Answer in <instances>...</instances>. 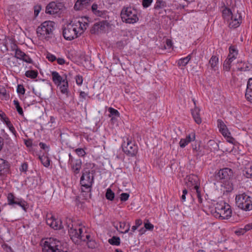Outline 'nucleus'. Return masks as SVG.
<instances>
[{
    "instance_id": "9d476101",
    "label": "nucleus",
    "mask_w": 252,
    "mask_h": 252,
    "mask_svg": "<svg viewBox=\"0 0 252 252\" xmlns=\"http://www.w3.org/2000/svg\"><path fill=\"white\" fill-rule=\"evenodd\" d=\"M121 16L123 21L128 24H134L139 20L137 11L131 6L124 7Z\"/></svg>"
},
{
    "instance_id": "423d86ee",
    "label": "nucleus",
    "mask_w": 252,
    "mask_h": 252,
    "mask_svg": "<svg viewBox=\"0 0 252 252\" xmlns=\"http://www.w3.org/2000/svg\"><path fill=\"white\" fill-rule=\"evenodd\" d=\"M52 79L54 83L59 88L62 94L68 95V83L65 74H60L57 71L51 73Z\"/></svg>"
},
{
    "instance_id": "dca6fc26",
    "label": "nucleus",
    "mask_w": 252,
    "mask_h": 252,
    "mask_svg": "<svg viewBox=\"0 0 252 252\" xmlns=\"http://www.w3.org/2000/svg\"><path fill=\"white\" fill-rule=\"evenodd\" d=\"M69 164H70L71 169L75 174H77L79 173L80 170L81 168L82 161L80 159H75L71 155H69Z\"/></svg>"
},
{
    "instance_id": "a18cd8bd",
    "label": "nucleus",
    "mask_w": 252,
    "mask_h": 252,
    "mask_svg": "<svg viewBox=\"0 0 252 252\" xmlns=\"http://www.w3.org/2000/svg\"><path fill=\"white\" fill-rule=\"evenodd\" d=\"M75 152L77 155L80 157L84 156L86 153L85 151L82 148H78L75 150Z\"/></svg>"
},
{
    "instance_id": "a211bd4d",
    "label": "nucleus",
    "mask_w": 252,
    "mask_h": 252,
    "mask_svg": "<svg viewBox=\"0 0 252 252\" xmlns=\"http://www.w3.org/2000/svg\"><path fill=\"white\" fill-rule=\"evenodd\" d=\"M47 224L54 229H60L62 226V223L60 220L56 219L53 216L47 218L46 220Z\"/></svg>"
},
{
    "instance_id": "c756f323",
    "label": "nucleus",
    "mask_w": 252,
    "mask_h": 252,
    "mask_svg": "<svg viewBox=\"0 0 252 252\" xmlns=\"http://www.w3.org/2000/svg\"><path fill=\"white\" fill-rule=\"evenodd\" d=\"M238 55V51L234 46H230L229 47V54L228 56V58L230 59H235Z\"/></svg>"
},
{
    "instance_id": "bb28decb",
    "label": "nucleus",
    "mask_w": 252,
    "mask_h": 252,
    "mask_svg": "<svg viewBox=\"0 0 252 252\" xmlns=\"http://www.w3.org/2000/svg\"><path fill=\"white\" fill-rule=\"evenodd\" d=\"M8 169V165L5 160L0 158V175L5 173Z\"/></svg>"
},
{
    "instance_id": "f03ea898",
    "label": "nucleus",
    "mask_w": 252,
    "mask_h": 252,
    "mask_svg": "<svg viewBox=\"0 0 252 252\" xmlns=\"http://www.w3.org/2000/svg\"><path fill=\"white\" fill-rule=\"evenodd\" d=\"M208 209L214 217L220 220H228L232 216L230 206L224 201H214L208 206Z\"/></svg>"
},
{
    "instance_id": "e433bc0d",
    "label": "nucleus",
    "mask_w": 252,
    "mask_h": 252,
    "mask_svg": "<svg viewBox=\"0 0 252 252\" xmlns=\"http://www.w3.org/2000/svg\"><path fill=\"white\" fill-rule=\"evenodd\" d=\"M84 242H86L87 244V246L89 248L91 249H94L96 246V243L94 241L90 240V237L89 240L84 241Z\"/></svg>"
},
{
    "instance_id": "f257e3e1",
    "label": "nucleus",
    "mask_w": 252,
    "mask_h": 252,
    "mask_svg": "<svg viewBox=\"0 0 252 252\" xmlns=\"http://www.w3.org/2000/svg\"><path fill=\"white\" fill-rule=\"evenodd\" d=\"M88 21V19L85 17H79L72 20L63 29L64 38L71 40L80 36L87 29Z\"/></svg>"
},
{
    "instance_id": "f8f14e48",
    "label": "nucleus",
    "mask_w": 252,
    "mask_h": 252,
    "mask_svg": "<svg viewBox=\"0 0 252 252\" xmlns=\"http://www.w3.org/2000/svg\"><path fill=\"white\" fill-rule=\"evenodd\" d=\"M217 125L220 132L225 138L227 142L234 144L236 141L235 139L231 136V133L225 123L222 120H218L217 121Z\"/></svg>"
},
{
    "instance_id": "5701e85b",
    "label": "nucleus",
    "mask_w": 252,
    "mask_h": 252,
    "mask_svg": "<svg viewBox=\"0 0 252 252\" xmlns=\"http://www.w3.org/2000/svg\"><path fill=\"white\" fill-rule=\"evenodd\" d=\"M219 58L215 56H212L209 62V65L210 69L217 71L219 69Z\"/></svg>"
},
{
    "instance_id": "c9c22d12",
    "label": "nucleus",
    "mask_w": 252,
    "mask_h": 252,
    "mask_svg": "<svg viewBox=\"0 0 252 252\" xmlns=\"http://www.w3.org/2000/svg\"><path fill=\"white\" fill-rule=\"evenodd\" d=\"M105 196L107 199L112 200L114 198L115 194L110 189H107Z\"/></svg>"
},
{
    "instance_id": "4c0bfd02",
    "label": "nucleus",
    "mask_w": 252,
    "mask_h": 252,
    "mask_svg": "<svg viewBox=\"0 0 252 252\" xmlns=\"http://www.w3.org/2000/svg\"><path fill=\"white\" fill-rule=\"evenodd\" d=\"M46 57L48 60L51 62H53L57 59V58L54 55L49 52L46 53Z\"/></svg>"
},
{
    "instance_id": "0eeeda50",
    "label": "nucleus",
    "mask_w": 252,
    "mask_h": 252,
    "mask_svg": "<svg viewBox=\"0 0 252 252\" xmlns=\"http://www.w3.org/2000/svg\"><path fill=\"white\" fill-rule=\"evenodd\" d=\"M42 245L43 252H66L63 250L61 242L53 238L43 240Z\"/></svg>"
},
{
    "instance_id": "3c124183",
    "label": "nucleus",
    "mask_w": 252,
    "mask_h": 252,
    "mask_svg": "<svg viewBox=\"0 0 252 252\" xmlns=\"http://www.w3.org/2000/svg\"><path fill=\"white\" fill-rule=\"evenodd\" d=\"M58 63L60 65H63L65 63V61L63 58H59L56 59Z\"/></svg>"
},
{
    "instance_id": "a878e982",
    "label": "nucleus",
    "mask_w": 252,
    "mask_h": 252,
    "mask_svg": "<svg viewBox=\"0 0 252 252\" xmlns=\"http://www.w3.org/2000/svg\"><path fill=\"white\" fill-rule=\"evenodd\" d=\"M191 114L194 121L197 124L201 123L202 120L199 115V109L198 108H195L192 110Z\"/></svg>"
},
{
    "instance_id": "39448f33",
    "label": "nucleus",
    "mask_w": 252,
    "mask_h": 252,
    "mask_svg": "<svg viewBox=\"0 0 252 252\" xmlns=\"http://www.w3.org/2000/svg\"><path fill=\"white\" fill-rule=\"evenodd\" d=\"M54 26V22L51 21L43 22L36 29V33L38 38L42 41L49 40L53 33Z\"/></svg>"
},
{
    "instance_id": "6ab92c4d",
    "label": "nucleus",
    "mask_w": 252,
    "mask_h": 252,
    "mask_svg": "<svg viewBox=\"0 0 252 252\" xmlns=\"http://www.w3.org/2000/svg\"><path fill=\"white\" fill-rule=\"evenodd\" d=\"M232 173L231 169L225 168L220 170L218 173V175L219 178L223 181L230 179Z\"/></svg>"
},
{
    "instance_id": "b1692460",
    "label": "nucleus",
    "mask_w": 252,
    "mask_h": 252,
    "mask_svg": "<svg viewBox=\"0 0 252 252\" xmlns=\"http://www.w3.org/2000/svg\"><path fill=\"white\" fill-rule=\"evenodd\" d=\"M221 186L222 188L221 189L223 191L230 192L233 189L232 183L230 181V179L222 181Z\"/></svg>"
},
{
    "instance_id": "13d9d810",
    "label": "nucleus",
    "mask_w": 252,
    "mask_h": 252,
    "mask_svg": "<svg viewBox=\"0 0 252 252\" xmlns=\"http://www.w3.org/2000/svg\"><path fill=\"white\" fill-rule=\"evenodd\" d=\"M99 9V7L96 4H93L92 6V10L94 13V12L96 11H97Z\"/></svg>"
},
{
    "instance_id": "20e7f679",
    "label": "nucleus",
    "mask_w": 252,
    "mask_h": 252,
    "mask_svg": "<svg viewBox=\"0 0 252 252\" xmlns=\"http://www.w3.org/2000/svg\"><path fill=\"white\" fill-rule=\"evenodd\" d=\"M223 19L231 28H237L242 22V17L238 10L233 9V12L228 8H224L222 11Z\"/></svg>"
},
{
    "instance_id": "e2e57ef3",
    "label": "nucleus",
    "mask_w": 252,
    "mask_h": 252,
    "mask_svg": "<svg viewBox=\"0 0 252 252\" xmlns=\"http://www.w3.org/2000/svg\"><path fill=\"white\" fill-rule=\"evenodd\" d=\"M126 226V223L125 222H120V227L121 229H124Z\"/></svg>"
},
{
    "instance_id": "8fccbe9b",
    "label": "nucleus",
    "mask_w": 252,
    "mask_h": 252,
    "mask_svg": "<svg viewBox=\"0 0 252 252\" xmlns=\"http://www.w3.org/2000/svg\"><path fill=\"white\" fill-rule=\"evenodd\" d=\"M39 145L40 148L45 150V152L48 151V147L45 144H44L42 142H40V143H39Z\"/></svg>"
},
{
    "instance_id": "c03bdc74",
    "label": "nucleus",
    "mask_w": 252,
    "mask_h": 252,
    "mask_svg": "<svg viewBox=\"0 0 252 252\" xmlns=\"http://www.w3.org/2000/svg\"><path fill=\"white\" fill-rule=\"evenodd\" d=\"M75 80H76V84L80 86L82 84V83H83V77L82 76H81L80 75H77L75 77Z\"/></svg>"
},
{
    "instance_id": "680f3d73",
    "label": "nucleus",
    "mask_w": 252,
    "mask_h": 252,
    "mask_svg": "<svg viewBox=\"0 0 252 252\" xmlns=\"http://www.w3.org/2000/svg\"><path fill=\"white\" fill-rule=\"evenodd\" d=\"M87 96V94L83 91H81L80 93V97L82 98L83 99H86Z\"/></svg>"
},
{
    "instance_id": "c85d7f7f",
    "label": "nucleus",
    "mask_w": 252,
    "mask_h": 252,
    "mask_svg": "<svg viewBox=\"0 0 252 252\" xmlns=\"http://www.w3.org/2000/svg\"><path fill=\"white\" fill-rule=\"evenodd\" d=\"M39 158L40 160L41 163L45 167H48L50 165V159L47 156V154L45 155H39Z\"/></svg>"
},
{
    "instance_id": "5fc2aeb1",
    "label": "nucleus",
    "mask_w": 252,
    "mask_h": 252,
    "mask_svg": "<svg viewBox=\"0 0 252 252\" xmlns=\"http://www.w3.org/2000/svg\"><path fill=\"white\" fill-rule=\"evenodd\" d=\"M28 169V165L27 163H23L22 164L20 169L21 171H26Z\"/></svg>"
},
{
    "instance_id": "7c9ffc66",
    "label": "nucleus",
    "mask_w": 252,
    "mask_h": 252,
    "mask_svg": "<svg viewBox=\"0 0 252 252\" xmlns=\"http://www.w3.org/2000/svg\"><path fill=\"white\" fill-rule=\"evenodd\" d=\"M38 75V72L36 70H30L26 71L25 76L31 79H35Z\"/></svg>"
},
{
    "instance_id": "393cba45",
    "label": "nucleus",
    "mask_w": 252,
    "mask_h": 252,
    "mask_svg": "<svg viewBox=\"0 0 252 252\" xmlns=\"http://www.w3.org/2000/svg\"><path fill=\"white\" fill-rule=\"evenodd\" d=\"M90 1V0H77L74 5V8L77 10H82L86 7Z\"/></svg>"
},
{
    "instance_id": "f704fd0d",
    "label": "nucleus",
    "mask_w": 252,
    "mask_h": 252,
    "mask_svg": "<svg viewBox=\"0 0 252 252\" xmlns=\"http://www.w3.org/2000/svg\"><path fill=\"white\" fill-rule=\"evenodd\" d=\"M13 104H14L17 112H18V113L21 115H23V111L22 108L20 106L18 101L17 100H14Z\"/></svg>"
},
{
    "instance_id": "f3484780",
    "label": "nucleus",
    "mask_w": 252,
    "mask_h": 252,
    "mask_svg": "<svg viewBox=\"0 0 252 252\" xmlns=\"http://www.w3.org/2000/svg\"><path fill=\"white\" fill-rule=\"evenodd\" d=\"M15 57L28 63H31L32 62V59L29 56L19 48L15 50Z\"/></svg>"
},
{
    "instance_id": "6e6552de",
    "label": "nucleus",
    "mask_w": 252,
    "mask_h": 252,
    "mask_svg": "<svg viewBox=\"0 0 252 252\" xmlns=\"http://www.w3.org/2000/svg\"><path fill=\"white\" fill-rule=\"evenodd\" d=\"M235 202L237 206L242 210L245 211L252 210V197L245 192L237 194Z\"/></svg>"
},
{
    "instance_id": "338daca9",
    "label": "nucleus",
    "mask_w": 252,
    "mask_h": 252,
    "mask_svg": "<svg viewBox=\"0 0 252 252\" xmlns=\"http://www.w3.org/2000/svg\"><path fill=\"white\" fill-rule=\"evenodd\" d=\"M26 145H27L28 147H29V146H31V143H30V142H29V141H27V142H26Z\"/></svg>"
},
{
    "instance_id": "7ed1b4c3",
    "label": "nucleus",
    "mask_w": 252,
    "mask_h": 252,
    "mask_svg": "<svg viewBox=\"0 0 252 252\" xmlns=\"http://www.w3.org/2000/svg\"><path fill=\"white\" fill-rule=\"evenodd\" d=\"M68 227L69 236L74 243L78 244L80 241L89 240L90 235L86 233L84 235L83 231H85L86 229L79 223L72 222V223H69Z\"/></svg>"
},
{
    "instance_id": "69168bd1",
    "label": "nucleus",
    "mask_w": 252,
    "mask_h": 252,
    "mask_svg": "<svg viewBox=\"0 0 252 252\" xmlns=\"http://www.w3.org/2000/svg\"><path fill=\"white\" fill-rule=\"evenodd\" d=\"M51 123H53L55 122V119L53 117H50V121Z\"/></svg>"
},
{
    "instance_id": "603ef678",
    "label": "nucleus",
    "mask_w": 252,
    "mask_h": 252,
    "mask_svg": "<svg viewBox=\"0 0 252 252\" xmlns=\"http://www.w3.org/2000/svg\"><path fill=\"white\" fill-rule=\"evenodd\" d=\"M246 232L244 228H240L238 230L235 231V233L237 235H243Z\"/></svg>"
},
{
    "instance_id": "09e8293b",
    "label": "nucleus",
    "mask_w": 252,
    "mask_h": 252,
    "mask_svg": "<svg viewBox=\"0 0 252 252\" xmlns=\"http://www.w3.org/2000/svg\"><path fill=\"white\" fill-rule=\"evenodd\" d=\"M94 14L97 16L100 17L106 15V13L104 12V11L101 10L100 8H99L97 11L94 12Z\"/></svg>"
},
{
    "instance_id": "de8ad7c7",
    "label": "nucleus",
    "mask_w": 252,
    "mask_h": 252,
    "mask_svg": "<svg viewBox=\"0 0 252 252\" xmlns=\"http://www.w3.org/2000/svg\"><path fill=\"white\" fill-rule=\"evenodd\" d=\"M153 2V0H142V5L144 7H149Z\"/></svg>"
},
{
    "instance_id": "ea45409f",
    "label": "nucleus",
    "mask_w": 252,
    "mask_h": 252,
    "mask_svg": "<svg viewBox=\"0 0 252 252\" xmlns=\"http://www.w3.org/2000/svg\"><path fill=\"white\" fill-rule=\"evenodd\" d=\"M6 125H7V127H8L9 130L10 131V132H11V133L13 135H15L16 133V131L15 130L14 126H13L12 124L10 122H6Z\"/></svg>"
},
{
    "instance_id": "864d4df0",
    "label": "nucleus",
    "mask_w": 252,
    "mask_h": 252,
    "mask_svg": "<svg viewBox=\"0 0 252 252\" xmlns=\"http://www.w3.org/2000/svg\"><path fill=\"white\" fill-rule=\"evenodd\" d=\"M172 41L170 39H167L166 42V48L170 49L172 47Z\"/></svg>"
},
{
    "instance_id": "4d7b16f0",
    "label": "nucleus",
    "mask_w": 252,
    "mask_h": 252,
    "mask_svg": "<svg viewBox=\"0 0 252 252\" xmlns=\"http://www.w3.org/2000/svg\"><path fill=\"white\" fill-rule=\"evenodd\" d=\"M244 229L246 232L247 231L252 229V223L245 225V227H244Z\"/></svg>"
},
{
    "instance_id": "1a4fd4ad",
    "label": "nucleus",
    "mask_w": 252,
    "mask_h": 252,
    "mask_svg": "<svg viewBox=\"0 0 252 252\" xmlns=\"http://www.w3.org/2000/svg\"><path fill=\"white\" fill-rule=\"evenodd\" d=\"M94 177L89 169L85 168L82 171V175L80 178V184L83 192H89L91 191Z\"/></svg>"
},
{
    "instance_id": "37998d69",
    "label": "nucleus",
    "mask_w": 252,
    "mask_h": 252,
    "mask_svg": "<svg viewBox=\"0 0 252 252\" xmlns=\"http://www.w3.org/2000/svg\"><path fill=\"white\" fill-rule=\"evenodd\" d=\"M231 63L228 60H225L223 63V68L226 71H229L230 69Z\"/></svg>"
},
{
    "instance_id": "49530a36",
    "label": "nucleus",
    "mask_w": 252,
    "mask_h": 252,
    "mask_svg": "<svg viewBox=\"0 0 252 252\" xmlns=\"http://www.w3.org/2000/svg\"><path fill=\"white\" fill-rule=\"evenodd\" d=\"M129 195L127 193H122L120 195V199L122 201H126L128 200Z\"/></svg>"
},
{
    "instance_id": "4be33fe9",
    "label": "nucleus",
    "mask_w": 252,
    "mask_h": 252,
    "mask_svg": "<svg viewBox=\"0 0 252 252\" xmlns=\"http://www.w3.org/2000/svg\"><path fill=\"white\" fill-rule=\"evenodd\" d=\"M245 96L246 99L252 102V78H250L247 83Z\"/></svg>"
},
{
    "instance_id": "58836bf2",
    "label": "nucleus",
    "mask_w": 252,
    "mask_h": 252,
    "mask_svg": "<svg viewBox=\"0 0 252 252\" xmlns=\"http://www.w3.org/2000/svg\"><path fill=\"white\" fill-rule=\"evenodd\" d=\"M142 224V220L140 219L136 220L135 224L132 226L131 230L134 232L137 228Z\"/></svg>"
},
{
    "instance_id": "79ce46f5",
    "label": "nucleus",
    "mask_w": 252,
    "mask_h": 252,
    "mask_svg": "<svg viewBox=\"0 0 252 252\" xmlns=\"http://www.w3.org/2000/svg\"><path fill=\"white\" fill-rule=\"evenodd\" d=\"M144 227L147 230H153L154 229V225L148 220L144 223Z\"/></svg>"
},
{
    "instance_id": "ddd939ff",
    "label": "nucleus",
    "mask_w": 252,
    "mask_h": 252,
    "mask_svg": "<svg viewBox=\"0 0 252 252\" xmlns=\"http://www.w3.org/2000/svg\"><path fill=\"white\" fill-rule=\"evenodd\" d=\"M7 204L13 206L17 205L20 206L24 211H26L28 208L27 202L21 198L15 196L13 193H9L7 195Z\"/></svg>"
},
{
    "instance_id": "412c9836",
    "label": "nucleus",
    "mask_w": 252,
    "mask_h": 252,
    "mask_svg": "<svg viewBox=\"0 0 252 252\" xmlns=\"http://www.w3.org/2000/svg\"><path fill=\"white\" fill-rule=\"evenodd\" d=\"M188 180L189 181H190L191 182L192 185L194 186V188L195 189L197 194L198 202L200 203H202V199L201 197L200 192L199 190V187L198 186V184L196 181L197 180V177L193 176H189L188 178Z\"/></svg>"
},
{
    "instance_id": "bf43d9fd",
    "label": "nucleus",
    "mask_w": 252,
    "mask_h": 252,
    "mask_svg": "<svg viewBox=\"0 0 252 252\" xmlns=\"http://www.w3.org/2000/svg\"><path fill=\"white\" fill-rule=\"evenodd\" d=\"M99 9V7L96 4H93L92 6V10L94 13V12L96 11H97Z\"/></svg>"
},
{
    "instance_id": "cd10ccee",
    "label": "nucleus",
    "mask_w": 252,
    "mask_h": 252,
    "mask_svg": "<svg viewBox=\"0 0 252 252\" xmlns=\"http://www.w3.org/2000/svg\"><path fill=\"white\" fill-rule=\"evenodd\" d=\"M191 58V54H189L185 58L179 59L178 61V65L180 66H186L190 60Z\"/></svg>"
},
{
    "instance_id": "9b49d317",
    "label": "nucleus",
    "mask_w": 252,
    "mask_h": 252,
    "mask_svg": "<svg viewBox=\"0 0 252 252\" xmlns=\"http://www.w3.org/2000/svg\"><path fill=\"white\" fill-rule=\"evenodd\" d=\"M123 151L127 155L133 157L137 152L138 148L131 137H126L122 145Z\"/></svg>"
},
{
    "instance_id": "2f4dec72",
    "label": "nucleus",
    "mask_w": 252,
    "mask_h": 252,
    "mask_svg": "<svg viewBox=\"0 0 252 252\" xmlns=\"http://www.w3.org/2000/svg\"><path fill=\"white\" fill-rule=\"evenodd\" d=\"M244 172L247 178H252V164H248L244 170Z\"/></svg>"
},
{
    "instance_id": "0e129e2a",
    "label": "nucleus",
    "mask_w": 252,
    "mask_h": 252,
    "mask_svg": "<svg viewBox=\"0 0 252 252\" xmlns=\"http://www.w3.org/2000/svg\"><path fill=\"white\" fill-rule=\"evenodd\" d=\"M129 230V225H128L127 228L124 231H122V232L123 233H126L128 232Z\"/></svg>"
},
{
    "instance_id": "aec40b11",
    "label": "nucleus",
    "mask_w": 252,
    "mask_h": 252,
    "mask_svg": "<svg viewBox=\"0 0 252 252\" xmlns=\"http://www.w3.org/2000/svg\"><path fill=\"white\" fill-rule=\"evenodd\" d=\"M195 139V134L194 132H191L186 136L185 138L181 139L179 144L181 148H184L191 141H193Z\"/></svg>"
},
{
    "instance_id": "4468645a",
    "label": "nucleus",
    "mask_w": 252,
    "mask_h": 252,
    "mask_svg": "<svg viewBox=\"0 0 252 252\" xmlns=\"http://www.w3.org/2000/svg\"><path fill=\"white\" fill-rule=\"evenodd\" d=\"M110 24L107 20H102L95 23L91 30V32L94 34H100L105 32L110 28Z\"/></svg>"
},
{
    "instance_id": "473e14b6",
    "label": "nucleus",
    "mask_w": 252,
    "mask_h": 252,
    "mask_svg": "<svg viewBox=\"0 0 252 252\" xmlns=\"http://www.w3.org/2000/svg\"><path fill=\"white\" fill-rule=\"evenodd\" d=\"M108 242L112 245L119 246L120 244V239L118 237L113 236L108 240Z\"/></svg>"
},
{
    "instance_id": "6e6d98bb",
    "label": "nucleus",
    "mask_w": 252,
    "mask_h": 252,
    "mask_svg": "<svg viewBox=\"0 0 252 252\" xmlns=\"http://www.w3.org/2000/svg\"><path fill=\"white\" fill-rule=\"evenodd\" d=\"M187 189H184L183 190V194L181 196V199L183 202H185L186 201V195L187 194Z\"/></svg>"
},
{
    "instance_id": "a19ab883",
    "label": "nucleus",
    "mask_w": 252,
    "mask_h": 252,
    "mask_svg": "<svg viewBox=\"0 0 252 252\" xmlns=\"http://www.w3.org/2000/svg\"><path fill=\"white\" fill-rule=\"evenodd\" d=\"M17 92L19 94H24L25 93V89L23 85H18L17 88Z\"/></svg>"
},
{
    "instance_id": "052dcab7",
    "label": "nucleus",
    "mask_w": 252,
    "mask_h": 252,
    "mask_svg": "<svg viewBox=\"0 0 252 252\" xmlns=\"http://www.w3.org/2000/svg\"><path fill=\"white\" fill-rule=\"evenodd\" d=\"M40 11V7H35L34 11L35 16H37L38 15Z\"/></svg>"
},
{
    "instance_id": "774afa93",
    "label": "nucleus",
    "mask_w": 252,
    "mask_h": 252,
    "mask_svg": "<svg viewBox=\"0 0 252 252\" xmlns=\"http://www.w3.org/2000/svg\"><path fill=\"white\" fill-rule=\"evenodd\" d=\"M115 252H123L120 249H116L115 250Z\"/></svg>"
},
{
    "instance_id": "72a5a7b5",
    "label": "nucleus",
    "mask_w": 252,
    "mask_h": 252,
    "mask_svg": "<svg viewBox=\"0 0 252 252\" xmlns=\"http://www.w3.org/2000/svg\"><path fill=\"white\" fill-rule=\"evenodd\" d=\"M108 111L110 113L109 117H112V119L113 118H114V117H119L120 116V113L118 111V110H117L116 109H115L113 108L110 107L108 109Z\"/></svg>"
},
{
    "instance_id": "2eb2a0df",
    "label": "nucleus",
    "mask_w": 252,
    "mask_h": 252,
    "mask_svg": "<svg viewBox=\"0 0 252 252\" xmlns=\"http://www.w3.org/2000/svg\"><path fill=\"white\" fill-rule=\"evenodd\" d=\"M64 8L62 2H51L49 3L46 8V12L50 14H54L59 13Z\"/></svg>"
}]
</instances>
